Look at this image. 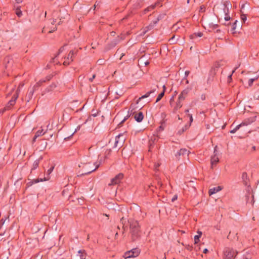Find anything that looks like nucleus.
<instances>
[{
  "mask_svg": "<svg viewBox=\"0 0 259 259\" xmlns=\"http://www.w3.org/2000/svg\"><path fill=\"white\" fill-rule=\"evenodd\" d=\"M100 166V163L93 162L92 158L90 157H83L81 159L78 167L80 170L78 171V177L89 175L96 170Z\"/></svg>",
  "mask_w": 259,
  "mask_h": 259,
  "instance_id": "1",
  "label": "nucleus"
},
{
  "mask_svg": "<svg viewBox=\"0 0 259 259\" xmlns=\"http://www.w3.org/2000/svg\"><path fill=\"white\" fill-rule=\"evenodd\" d=\"M130 226V233L133 241L139 239L141 237V231L140 226L137 221L130 219L128 220Z\"/></svg>",
  "mask_w": 259,
  "mask_h": 259,
  "instance_id": "2",
  "label": "nucleus"
},
{
  "mask_svg": "<svg viewBox=\"0 0 259 259\" xmlns=\"http://www.w3.org/2000/svg\"><path fill=\"white\" fill-rule=\"evenodd\" d=\"M215 10L221 15L224 14V19L225 21H228L230 20V17L228 15L229 8L227 7L225 4H221L219 5H215L213 8V11Z\"/></svg>",
  "mask_w": 259,
  "mask_h": 259,
  "instance_id": "3",
  "label": "nucleus"
},
{
  "mask_svg": "<svg viewBox=\"0 0 259 259\" xmlns=\"http://www.w3.org/2000/svg\"><path fill=\"white\" fill-rule=\"evenodd\" d=\"M140 253V250L138 248H135L125 252L123 257H124V259H130L131 257H136L138 256Z\"/></svg>",
  "mask_w": 259,
  "mask_h": 259,
  "instance_id": "4",
  "label": "nucleus"
},
{
  "mask_svg": "<svg viewBox=\"0 0 259 259\" xmlns=\"http://www.w3.org/2000/svg\"><path fill=\"white\" fill-rule=\"evenodd\" d=\"M237 252L232 248H226L224 250V256L226 259H232L236 256Z\"/></svg>",
  "mask_w": 259,
  "mask_h": 259,
  "instance_id": "5",
  "label": "nucleus"
},
{
  "mask_svg": "<svg viewBox=\"0 0 259 259\" xmlns=\"http://www.w3.org/2000/svg\"><path fill=\"white\" fill-rule=\"evenodd\" d=\"M125 139V137L122 134H120L118 136H116L115 137V141L114 142L115 147H121L124 142Z\"/></svg>",
  "mask_w": 259,
  "mask_h": 259,
  "instance_id": "6",
  "label": "nucleus"
},
{
  "mask_svg": "<svg viewBox=\"0 0 259 259\" xmlns=\"http://www.w3.org/2000/svg\"><path fill=\"white\" fill-rule=\"evenodd\" d=\"M190 152L186 148L181 149L175 155L177 159L179 160L181 156L183 157H188Z\"/></svg>",
  "mask_w": 259,
  "mask_h": 259,
  "instance_id": "7",
  "label": "nucleus"
},
{
  "mask_svg": "<svg viewBox=\"0 0 259 259\" xmlns=\"http://www.w3.org/2000/svg\"><path fill=\"white\" fill-rule=\"evenodd\" d=\"M217 146H216L214 148V155L211 156V165H213L214 164H216L219 161V158L217 156L218 152H217Z\"/></svg>",
  "mask_w": 259,
  "mask_h": 259,
  "instance_id": "8",
  "label": "nucleus"
},
{
  "mask_svg": "<svg viewBox=\"0 0 259 259\" xmlns=\"http://www.w3.org/2000/svg\"><path fill=\"white\" fill-rule=\"evenodd\" d=\"M54 168V166H52L47 171V175H48V176L47 177H45L44 178V180L42 179H34L33 180V183H37L39 182H42L44 181H47V180H48L49 179V175L52 172V171L53 170Z\"/></svg>",
  "mask_w": 259,
  "mask_h": 259,
  "instance_id": "9",
  "label": "nucleus"
},
{
  "mask_svg": "<svg viewBox=\"0 0 259 259\" xmlns=\"http://www.w3.org/2000/svg\"><path fill=\"white\" fill-rule=\"evenodd\" d=\"M133 115H134L135 119L138 122H141L144 118V115L142 112H139L136 113V112H134Z\"/></svg>",
  "mask_w": 259,
  "mask_h": 259,
  "instance_id": "10",
  "label": "nucleus"
},
{
  "mask_svg": "<svg viewBox=\"0 0 259 259\" xmlns=\"http://www.w3.org/2000/svg\"><path fill=\"white\" fill-rule=\"evenodd\" d=\"M189 92V90L188 89H186L184 90L181 94L179 95L178 98L180 100L184 101V100L186 99V97L187 96L188 93Z\"/></svg>",
  "mask_w": 259,
  "mask_h": 259,
  "instance_id": "11",
  "label": "nucleus"
},
{
  "mask_svg": "<svg viewBox=\"0 0 259 259\" xmlns=\"http://www.w3.org/2000/svg\"><path fill=\"white\" fill-rule=\"evenodd\" d=\"M256 116H253L248 118L245 119L242 122V124L243 125H248L255 120Z\"/></svg>",
  "mask_w": 259,
  "mask_h": 259,
  "instance_id": "12",
  "label": "nucleus"
},
{
  "mask_svg": "<svg viewBox=\"0 0 259 259\" xmlns=\"http://www.w3.org/2000/svg\"><path fill=\"white\" fill-rule=\"evenodd\" d=\"M222 187L220 186L216 187H213L212 188H211L209 190V191H208L209 195H212L220 191L221 190H222Z\"/></svg>",
  "mask_w": 259,
  "mask_h": 259,
  "instance_id": "13",
  "label": "nucleus"
},
{
  "mask_svg": "<svg viewBox=\"0 0 259 259\" xmlns=\"http://www.w3.org/2000/svg\"><path fill=\"white\" fill-rule=\"evenodd\" d=\"M156 89L151 90V91L146 93V94H145L144 95L142 96L141 97H140L138 99V100L137 101V104H138L139 101H141L142 99L148 97L150 94L154 93L156 91Z\"/></svg>",
  "mask_w": 259,
  "mask_h": 259,
  "instance_id": "14",
  "label": "nucleus"
},
{
  "mask_svg": "<svg viewBox=\"0 0 259 259\" xmlns=\"http://www.w3.org/2000/svg\"><path fill=\"white\" fill-rule=\"evenodd\" d=\"M183 101V100H180L179 98L178 99L177 101L176 102V105L174 108L173 112L174 113H176L177 111L182 107Z\"/></svg>",
  "mask_w": 259,
  "mask_h": 259,
  "instance_id": "15",
  "label": "nucleus"
},
{
  "mask_svg": "<svg viewBox=\"0 0 259 259\" xmlns=\"http://www.w3.org/2000/svg\"><path fill=\"white\" fill-rule=\"evenodd\" d=\"M123 174L122 173H120L118 175H116L114 177V185L117 184L120 182V181L123 178Z\"/></svg>",
  "mask_w": 259,
  "mask_h": 259,
  "instance_id": "16",
  "label": "nucleus"
},
{
  "mask_svg": "<svg viewBox=\"0 0 259 259\" xmlns=\"http://www.w3.org/2000/svg\"><path fill=\"white\" fill-rule=\"evenodd\" d=\"M180 36L179 35H174L170 38L169 39V41L170 44H176L178 40L179 39Z\"/></svg>",
  "mask_w": 259,
  "mask_h": 259,
  "instance_id": "17",
  "label": "nucleus"
},
{
  "mask_svg": "<svg viewBox=\"0 0 259 259\" xmlns=\"http://www.w3.org/2000/svg\"><path fill=\"white\" fill-rule=\"evenodd\" d=\"M46 82V80L45 79H41L38 82L36 83V84L33 87L32 89H34V91L38 90L39 87H40L42 84Z\"/></svg>",
  "mask_w": 259,
  "mask_h": 259,
  "instance_id": "18",
  "label": "nucleus"
},
{
  "mask_svg": "<svg viewBox=\"0 0 259 259\" xmlns=\"http://www.w3.org/2000/svg\"><path fill=\"white\" fill-rule=\"evenodd\" d=\"M203 35V33L201 32H197V33H194L192 34H191L190 36H189V37L190 39H195L198 37H201Z\"/></svg>",
  "mask_w": 259,
  "mask_h": 259,
  "instance_id": "19",
  "label": "nucleus"
},
{
  "mask_svg": "<svg viewBox=\"0 0 259 259\" xmlns=\"http://www.w3.org/2000/svg\"><path fill=\"white\" fill-rule=\"evenodd\" d=\"M158 20L159 19L158 18L156 21H153V23H151L148 26L145 27L144 33H145L146 31H148L149 30L152 29L154 27V25L157 23Z\"/></svg>",
  "mask_w": 259,
  "mask_h": 259,
  "instance_id": "20",
  "label": "nucleus"
},
{
  "mask_svg": "<svg viewBox=\"0 0 259 259\" xmlns=\"http://www.w3.org/2000/svg\"><path fill=\"white\" fill-rule=\"evenodd\" d=\"M159 5H160V2H157L156 3H155L154 5H151L150 6H149L147 8H146L145 10V11L146 12V11H151V10H153L156 6H159Z\"/></svg>",
  "mask_w": 259,
  "mask_h": 259,
  "instance_id": "21",
  "label": "nucleus"
},
{
  "mask_svg": "<svg viewBox=\"0 0 259 259\" xmlns=\"http://www.w3.org/2000/svg\"><path fill=\"white\" fill-rule=\"evenodd\" d=\"M34 92H35L34 89H33L32 88V89L31 90H30V91L27 94L26 98L28 99V100H27L28 102L30 100H31V98H32V96L33 95Z\"/></svg>",
  "mask_w": 259,
  "mask_h": 259,
  "instance_id": "22",
  "label": "nucleus"
},
{
  "mask_svg": "<svg viewBox=\"0 0 259 259\" xmlns=\"http://www.w3.org/2000/svg\"><path fill=\"white\" fill-rule=\"evenodd\" d=\"M78 253L79 255L80 259H85L87 254H86V252H85V250H79L78 251Z\"/></svg>",
  "mask_w": 259,
  "mask_h": 259,
  "instance_id": "23",
  "label": "nucleus"
},
{
  "mask_svg": "<svg viewBox=\"0 0 259 259\" xmlns=\"http://www.w3.org/2000/svg\"><path fill=\"white\" fill-rule=\"evenodd\" d=\"M47 130L46 131H44L43 129L39 130L36 132L35 135H36V137H39L44 135L47 133Z\"/></svg>",
  "mask_w": 259,
  "mask_h": 259,
  "instance_id": "24",
  "label": "nucleus"
},
{
  "mask_svg": "<svg viewBox=\"0 0 259 259\" xmlns=\"http://www.w3.org/2000/svg\"><path fill=\"white\" fill-rule=\"evenodd\" d=\"M160 125L158 127V130L159 132L162 131L164 130L165 127V121L164 120H162L160 122Z\"/></svg>",
  "mask_w": 259,
  "mask_h": 259,
  "instance_id": "25",
  "label": "nucleus"
},
{
  "mask_svg": "<svg viewBox=\"0 0 259 259\" xmlns=\"http://www.w3.org/2000/svg\"><path fill=\"white\" fill-rule=\"evenodd\" d=\"M118 116H119V113L115 116V117H114V119H116V121L118 122V126H119V125L120 124H121L123 122H124L128 118V116L127 115L126 116H125L124 117L123 119L120 122H119V120H117V118H118Z\"/></svg>",
  "mask_w": 259,
  "mask_h": 259,
  "instance_id": "26",
  "label": "nucleus"
},
{
  "mask_svg": "<svg viewBox=\"0 0 259 259\" xmlns=\"http://www.w3.org/2000/svg\"><path fill=\"white\" fill-rule=\"evenodd\" d=\"M74 52L73 51H70L69 53L68 54L67 57L66 58L67 60H71V61H73V56L74 54Z\"/></svg>",
  "mask_w": 259,
  "mask_h": 259,
  "instance_id": "27",
  "label": "nucleus"
},
{
  "mask_svg": "<svg viewBox=\"0 0 259 259\" xmlns=\"http://www.w3.org/2000/svg\"><path fill=\"white\" fill-rule=\"evenodd\" d=\"M202 235V232H200L199 235H197L194 236V243L196 244L199 241V238Z\"/></svg>",
  "mask_w": 259,
  "mask_h": 259,
  "instance_id": "28",
  "label": "nucleus"
},
{
  "mask_svg": "<svg viewBox=\"0 0 259 259\" xmlns=\"http://www.w3.org/2000/svg\"><path fill=\"white\" fill-rule=\"evenodd\" d=\"M188 127L189 126L188 125H185L181 130L178 131V134L181 135L185 131H186L188 128Z\"/></svg>",
  "mask_w": 259,
  "mask_h": 259,
  "instance_id": "29",
  "label": "nucleus"
},
{
  "mask_svg": "<svg viewBox=\"0 0 259 259\" xmlns=\"http://www.w3.org/2000/svg\"><path fill=\"white\" fill-rule=\"evenodd\" d=\"M164 95V92H162L161 93H160L156 99V102H159L162 98Z\"/></svg>",
  "mask_w": 259,
  "mask_h": 259,
  "instance_id": "30",
  "label": "nucleus"
},
{
  "mask_svg": "<svg viewBox=\"0 0 259 259\" xmlns=\"http://www.w3.org/2000/svg\"><path fill=\"white\" fill-rule=\"evenodd\" d=\"M257 78H258V77H255L254 78H251V79H249V80H248V85L249 87H251L252 85L253 82L255 80H256V79H257Z\"/></svg>",
  "mask_w": 259,
  "mask_h": 259,
  "instance_id": "31",
  "label": "nucleus"
},
{
  "mask_svg": "<svg viewBox=\"0 0 259 259\" xmlns=\"http://www.w3.org/2000/svg\"><path fill=\"white\" fill-rule=\"evenodd\" d=\"M111 152H112L111 149L107 150L106 151V152H105V158H108L109 155L111 154Z\"/></svg>",
  "mask_w": 259,
  "mask_h": 259,
  "instance_id": "32",
  "label": "nucleus"
},
{
  "mask_svg": "<svg viewBox=\"0 0 259 259\" xmlns=\"http://www.w3.org/2000/svg\"><path fill=\"white\" fill-rule=\"evenodd\" d=\"M208 25L209 28H211L212 29H214L219 27L218 24H214L213 23H209Z\"/></svg>",
  "mask_w": 259,
  "mask_h": 259,
  "instance_id": "33",
  "label": "nucleus"
},
{
  "mask_svg": "<svg viewBox=\"0 0 259 259\" xmlns=\"http://www.w3.org/2000/svg\"><path fill=\"white\" fill-rule=\"evenodd\" d=\"M38 164H39V161L38 160L35 161L33 164L32 169H36L38 167Z\"/></svg>",
  "mask_w": 259,
  "mask_h": 259,
  "instance_id": "34",
  "label": "nucleus"
},
{
  "mask_svg": "<svg viewBox=\"0 0 259 259\" xmlns=\"http://www.w3.org/2000/svg\"><path fill=\"white\" fill-rule=\"evenodd\" d=\"M20 88H19L17 91V93L16 94V95H13V97L12 98V99H13V100H15V101L16 102V99H17L18 97V94H19V92H20V90L19 89Z\"/></svg>",
  "mask_w": 259,
  "mask_h": 259,
  "instance_id": "35",
  "label": "nucleus"
},
{
  "mask_svg": "<svg viewBox=\"0 0 259 259\" xmlns=\"http://www.w3.org/2000/svg\"><path fill=\"white\" fill-rule=\"evenodd\" d=\"M241 19L242 21L243 22V23H244L247 20L246 15L245 14H242L241 15Z\"/></svg>",
  "mask_w": 259,
  "mask_h": 259,
  "instance_id": "36",
  "label": "nucleus"
},
{
  "mask_svg": "<svg viewBox=\"0 0 259 259\" xmlns=\"http://www.w3.org/2000/svg\"><path fill=\"white\" fill-rule=\"evenodd\" d=\"M16 14L19 17L22 15V11L18 8H17L16 10Z\"/></svg>",
  "mask_w": 259,
  "mask_h": 259,
  "instance_id": "37",
  "label": "nucleus"
},
{
  "mask_svg": "<svg viewBox=\"0 0 259 259\" xmlns=\"http://www.w3.org/2000/svg\"><path fill=\"white\" fill-rule=\"evenodd\" d=\"M236 69V68H235V69L232 71V73L228 76V82H230L231 81L232 74L235 71Z\"/></svg>",
  "mask_w": 259,
  "mask_h": 259,
  "instance_id": "38",
  "label": "nucleus"
},
{
  "mask_svg": "<svg viewBox=\"0 0 259 259\" xmlns=\"http://www.w3.org/2000/svg\"><path fill=\"white\" fill-rule=\"evenodd\" d=\"M237 23V21L236 20L232 24V31H234L236 27V24Z\"/></svg>",
  "mask_w": 259,
  "mask_h": 259,
  "instance_id": "39",
  "label": "nucleus"
},
{
  "mask_svg": "<svg viewBox=\"0 0 259 259\" xmlns=\"http://www.w3.org/2000/svg\"><path fill=\"white\" fill-rule=\"evenodd\" d=\"M15 103V100L11 99L8 103V107H9V106H13Z\"/></svg>",
  "mask_w": 259,
  "mask_h": 259,
  "instance_id": "40",
  "label": "nucleus"
},
{
  "mask_svg": "<svg viewBox=\"0 0 259 259\" xmlns=\"http://www.w3.org/2000/svg\"><path fill=\"white\" fill-rule=\"evenodd\" d=\"M7 218L6 219H4L3 218L1 221H0V229H1L2 226L4 224L5 221H6L7 220Z\"/></svg>",
  "mask_w": 259,
  "mask_h": 259,
  "instance_id": "41",
  "label": "nucleus"
},
{
  "mask_svg": "<svg viewBox=\"0 0 259 259\" xmlns=\"http://www.w3.org/2000/svg\"><path fill=\"white\" fill-rule=\"evenodd\" d=\"M71 60H67V58L65 59V60L64 61L63 64L64 65H68L70 64L71 62Z\"/></svg>",
  "mask_w": 259,
  "mask_h": 259,
  "instance_id": "42",
  "label": "nucleus"
},
{
  "mask_svg": "<svg viewBox=\"0 0 259 259\" xmlns=\"http://www.w3.org/2000/svg\"><path fill=\"white\" fill-rule=\"evenodd\" d=\"M92 116H94V117L97 116V112L96 111H95L94 110H92Z\"/></svg>",
  "mask_w": 259,
  "mask_h": 259,
  "instance_id": "43",
  "label": "nucleus"
},
{
  "mask_svg": "<svg viewBox=\"0 0 259 259\" xmlns=\"http://www.w3.org/2000/svg\"><path fill=\"white\" fill-rule=\"evenodd\" d=\"M200 99L201 100L204 101L206 99V96L205 94H202L200 96Z\"/></svg>",
  "mask_w": 259,
  "mask_h": 259,
  "instance_id": "44",
  "label": "nucleus"
},
{
  "mask_svg": "<svg viewBox=\"0 0 259 259\" xmlns=\"http://www.w3.org/2000/svg\"><path fill=\"white\" fill-rule=\"evenodd\" d=\"M189 73H190V71H188V70L186 71L185 72V77H184V79H185L188 76Z\"/></svg>",
  "mask_w": 259,
  "mask_h": 259,
  "instance_id": "45",
  "label": "nucleus"
},
{
  "mask_svg": "<svg viewBox=\"0 0 259 259\" xmlns=\"http://www.w3.org/2000/svg\"><path fill=\"white\" fill-rule=\"evenodd\" d=\"M103 162V160H102V158L99 157V160L98 161H96V162H98V163H100V165Z\"/></svg>",
  "mask_w": 259,
  "mask_h": 259,
  "instance_id": "46",
  "label": "nucleus"
},
{
  "mask_svg": "<svg viewBox=\"0 0 259 259\" xmlns=\"http://www.w3.org/2000/svg\"><path fill=\"white\" fill-rule=\"evenodd\" d=\"M243 126V124H242V123H240V124H239V125H237V126L235 127V130H236V131H237V130L240 128V127H241V126Z\"/></svg>",
  "mask_w": 259,
  "mask_h": 259,
  "instance_id": "47",
  "label": "nucleus"
},
{
  "mask_svg": "<svg viewBox=\"0 0 259 259\" xmlns=\"http://www.w3.org/2000/svg\"><path fill=\"white\" fill-rule=\"evenodd\" d=\"M64 49V46H63V47H61L60 48V49L59 50V53H58V54L61 53H62Z\"/></svg>",
  "mask_w": 259,
  "mask_h": 259,
  "instance_id": "48",
  "label": "nucleus"
},
{
  "mask_svg": "<svg viewBox=\"0 0 259 259\" xmlns=\"http://www.w3.org/2000/svg\"><path fill=\"white\" fill-rule=\"evenodd\" d=\"M177 198H178V196H177V195H176L174 196V197H172V198L171 199V201H172V202L175 201L176 200H177Z\"/></svg>",
  "mask_w": 259,
  "mask_h": 259,
  "instance_id": "49",
  "label": "nucleus"
},
{
  "mask_svg": "<svg viewBox=\"0 0 259 259\" xmlns=\"http://www.w3.org/2000/svg\"><path fill=\"white\" fill-rule=\"evenodd\" d=\"M188 116L190 118V122L191 123L193 121V117L192 114H188Z\"/></svg>",
  "mask_w": 259,
  "mask_h": 259,
  "instance_id": "50",
  "label": "nucleus"
},
{
  "mask_svg": "<svg viewBox=\"0 0 259 259\" xmlns=\"http://www.w3.org/2000/svg\"><path fill=\"white\" fill-rule=\"evenodd\" d=\"M96 77V74H93L92 77L89 79L90 81H92L93 79Z\"/></svg>",
  "mask_w": 259,
  "mask_h": 259,
  "instance_id": "51",
  "label": "nucleus"
},
{
  "mask_svg": "<svg viewBox=\"0 0 259 259\" xmlns=\"http://www.w3.org/2000/svg\"><path fill=\"white\" fill-rule=\"evenodd\" d=\"M38 137H36V135H35L33 139H32V144H33L35 141H36V139Z\"/></svg>",
  "mask_w": 259,
  "mask_h": 259,
  "instance_id": "52",
  "label": "nucleus"
},
{
  "mask_svg": "<svg viewBox=\"0 0 259 259\" xmlns=\"http://www.w3.org/2000/svg\"><path fill=\"white\" fill-rule=\"evenodd\" d=\"M5 63L7 62L8 63H10V58L8 57L6 58L5 59Z\"/></svg>",
  "mask_w": 259,
  "mask_h": 259,
  "instance_id": "53",
  "label": "nucleus"
},
{
  "mask_svg": "<svg viewBox=\"0 0 259 259\" xmlns=\"http://www.w3.org/2000/svg\"><path fill=\"white\" fill-rule=\"evenodd\" d=\"M116 94L117 95H118V96H122V95H123V92H122V91H120V93H117V92H116Z\"/></svg>",
  "mask_w": 259,
  "mask_h": 259,
  "instance_id": "54",
  "label": "nucleus"
},
{
  "mask_svg": "<svg viewBox=\"0 0 259 259\" xmlns=\"http://www.w3.org/2000/svg\"><path fill=\"white\" fill-rule=\"evenodd\" d=\"M162 88H163V91L162 92H164V93H165V90H166V87L165 85H163V87H162Z\"/></svg>",
  "mask_w": 259,
  "mask_h": 259,
  "instance_id": "55",
  "label": "nucleus"
},
{
  "mask_svg": "<svg viewBox=\"0 0 259 259\" xmlns=\"http://www.w3.org/2000/svg\"><path fill=\"white\" fill-rule=\"evenodd\" d=\"M237 131L235 130V128H234V129H233L232 130H231L230 131V133H235Z\"/></svg>",
  "mask_w": 259,
  "mask_h": 259,
  "instance_id": "56",
  "label": "nucleus"
},
{
  "mask_svg": "<svg viewBox=\"0 0 259 259\" xmlns=\"http://www.w3.org/2000/svg\"><path fill=\"white\" fill-rule=\"evenodd\" d=\"M208 249H206V248H205V249H204L203 250V252L204 253H207V252H208Z\"/></svg>",
  "mask_w": 259,
  "mask_h": 259,
  "instance_id": "57",
  "label": "nucleus"
},
{
  "mask_svg": "<svg viewBox=\"0 0 259 259\" xmlns=\"http://www.w3.org/2000/svg\"><path fill=\"white\" fill-rule=\"evenodd\" d=\"M15 1L18 4H20L22 2V0H15Z\"/></svg>",
  "mask_w": 259,
  "mask_h": 259,
  "instance_id": "58",
  "label": "nucleus"
},
{
  "mask_svg": "<svg viewBox=\"0 0 259 259\" xmlns=\"http://www.w3.org/2000/svg\"><path fill=\"white\" fill-rule=\"evenodd\" d=\"M47 145V142H45V143H44V145H43L42 148H43L44 149L46 148V147Z\"/></svg>",
  "mask_w": 259,
  "mask_h": 259,
  "instance_id": "59",
  "label": "nucleus"
},
{
  "mask_svg": "<svg viewBox=\"0 0 259 259\" xmlns=\"http://www.w3.org/2000/svg\"><path fill=\"white\" fill-rule=\"evenodd\" d=\"M57 29V28L55 27L53 30H50L49 31V33H52L54 31L56 30Z\"/></svg>",
  "mask_w": 259,
  "mask_h": 259,
  "instance_id": "60",
  "label": "nucleus"
},
{
  "mask_svg": "<svg viewBox=\"0 0 259 259\" xmlns=\"http://www.w3.org/2000/svg\"><path fill=\"white\" fill-rule=\"evenodd\" d=\"M231 232H230L228 236H227L228 239H230L231 238Z\"/></svg>",
  "mask_w": 259,
  "mask_h": 259,
  "instance_id": "61",
  "label": "nucleus"
},
{
  "mask_svg": "<svg viewBox=\"0 0 259 259\" xmlns=\"http://www.w3.org/2000/svg\"><path fill=\"white\" fill-rule=\"evenodd\" d=\"M247 176V174L246 172H243L242 174V177H245Z\"/></svg>",
  "mask_w": 259,
  "mask_h": 259,
  "instance_id": "62",
  "label": "nucleus"
},
{
  "mask_svg": "<svg viewBox=\"0 0 259 259\" xmlns=\"http://www.w3.org/2000/svg\"><path fill=\"white\" fill-rule=\"evenodd\" d=\"M113 184V178L111 179V183H110L109 185H111Z\"/></svg>",
  "mask_w": 259,
  "mask_h": 259,
  "instance_id": "63",
  "label": "nucleus"
},
{
  "mask_svg": "<svg viewBox=\"0 0 259 259\" xmlns=\"http://www.w3.org/2000/svg\"><path fill=\"white\" fill-rule=\"evenodd\" d=\"M56 21L55 19H53L52 22H51L52 24H54L56 23Z\"/></svg>",
  "mask_w": 259,
  "mask_h": 259,
  "instance_id": "64",
  "label": "nucleus"
}]
</instances>
